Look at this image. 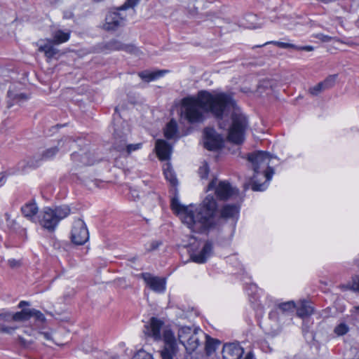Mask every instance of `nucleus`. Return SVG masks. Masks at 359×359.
<instances>
[{"label": "nucleus", "instance_id": "1", "mask_svg": "<svg viewBox=\"0 0 359 359\" xmlns=\"http://www.w3.org/2000/svg\"><path fill=\"white\" fill-rule=\"evenodd\" d=\"M182 104L184 117L191 123L203 121L205 112L219 121L231 113L228 139L238 144L243 142L248 121L231 94L201 90L196 97L183 99Z\"/></svg>", "mask_w": 359, "mask_h": 359}, {"label": "nucleus", "instance_id": "2", "mask_svg": "<svg viewBox=\"0 0 359 359\" xmlns=\"http://www.w3.org/2000/svg\"><path fill=\"white\" fill-rule=\"evenodd\" d=\"M186 220L191 224V230L202 233L215 227L219 219L217 201L213 196L208 195L199 207L193 209V213H188Z\"/></svg>", "mask_w": 359, "mask_h": 359}, {"label": "nucleus", "instance_id": "3", "mask_svg": "<svg viewBox=\"0 0 359 359\" xmlns=\"http://www.w3.org/2000/svg\"><path fill=\"white\" fill-rule=\"evenodd\" d=\"M272 156L263 151L250 154L248 159L252 163L254 170L252 189L255 191H264L271 180L274 170L270 166Z\"/></svg>", "mask_w": 359, "mask_h": 359}, {"label": "nucleus", "instance_id": "4", "mask_svg": "<svg viewBox=\"0 0 359 359\" xmlns=\"http://www.w3.org/2000/svg\"><path fill=\"white\" fill-rule=\"evenodd\" d=\"M71 209L68 205L56 206L53 208L46 207L38 217L39 224L48 231H53L59 222L68 217Z\"/></svg>", "mask_w": 359, "mask_h": 359}, {"label": "nucleus", "instance_id": "5", "mask_svg": "<svg viewBox=\"0 0 359 359\" xmlns=\"http://www.w3.org/2000/svg\"><path fill=\"white\" fill-rule=\"evenodd\" d=\"M215 189L217 198L220 200H228L237 196L238 190L233 187L228 182L213 179L208 184L207 191Z\"/></svg>", "mask_w": 359, "mask_h": 359}, {"label": "nucleus", "instance_id": "6", "mask_svg": "<svg viewBox=\"0 0 359 359\" xmlns=\"http://www.w3.org/2000/svg\"><path fill=\"white\" fill-rule=\"evenodd\" d=\"M164 323L155 317H152L149 322L144 325L143 332L147 337L153 339L154 341L163 340L164 330H170L163 328Z\"/></svg>", "mask_w": 359, "mask_h": 359}, {"label": "nucleus", "instance_id": "7", "mask_svg": "<svg viewBox=\"0 0 359 359\" xmlns=\"http://www.w3.org/2000/svg\"><path fill=\"white\" fill-rule=\"evenodd\" d=\"M71 238L76 245H83L89 238V233L85 222L77 219L73 223Z\"/></svg>", "mask_w": 359, "mask_h": 359}, {"label": "nucleus", "instance_id": "8", "mask_svg": "<svg viewBox=\"0 0 359 359\" xmlns=\"http://www.w3.org/2000/svg\"><path fill=\"white\" fill-rule=\"evenodd\" d=\"M163 341L164 347L161 351V359H173V357L178 351V348L174 334L171 330H164Z\"/></svg>", "mask_w": 359, "mask_h": 359}, {"label": "nucleus", "instance_id": "9", "mask_svg": "<svg viewBox=\"0 0 359 359\" xmlns=\"http://www.w3.org/2000/svg\"><path fill=\"white\" fill-rule=\"evenodd\" d=\"M121 11L118 8L115 11L108 12L105 17V22L103 25L104 29L114 31L124 25L126 15H123Z\"/></svg>", "mask_w": 359, "mask_h": 359}, {"label": "nucleus", "instance_id": "10", "mask_svg": "<svg viewBox=\"0 0 359 359\" xmlns=\"http://www.w3.org/2000/svg\"><path fill=\"white\" fill-rule=\"evenodd\" d=\"M204 147L208 150H217L223 145V138L212 128H205L203 130Z\"/></svg>", "mask_w": 359, "mask_h": 359}, {"label": "nucleus", "instance_id": "11", "mask_svg": "<svg viewBox=\"0 0 359 359\" xmlns=\"http://www.w3.org/2000/svg\"><path fill=\"white\" fill-rule=\"evenodd\" d=\"M205 337L206 334L201 330L194 328V334L183 346L187 352L191 353L196 350Z\"/></svg>", "mask_w": 359, "mask_h": 359}, {"label": "nucleus", "instance_id": "12", "mask_svg": "<svg viewBox=\"0 0 359 359\" xmlns=\"http://www.w3.org/2000/svg\"><path fill=\"white\" fill-rule=\"evenodd\" d=\"M243 353V348L238 343H228L223 346L224 359H240Z\"/></svg>", "mask_w": 359, "mask_h": 359}, {"label": "nucleus", "instance_id": "13", "mask_svg": "<svg viewBox=\"0 0 359 359\" xmlns=\"http://www.w3.org/2000/svg\"><path fill=\"white\" fill-rule=\"evenodd\" d=\"M171 208L172 210L180 215L182 222L191 229V224H189L186 220V217L189 215L188 213H193L194 208L192 206H184L181 205L179 201L175 198H173L171 201Z\"/></svg>", "mask_w": 359, "mask_h": 359}, {"label": "nucleus", "instance_id": "14", "mask_svg": "<svg viewBox=\"0 0 359 359\" xmlns=\"http://www.w3.org/2000/svg\"><path fill=\"white\" fill-rule=\"evenodd\" d=\"M142 277L147 285L154 292L161 293L165 290V281L163 278L151 276L149 273H143Z\"/></svg>", "mask_w": 359, "mask_h": 359}, {"label": "nucleus", "instance_id": "15", "mask_svg": "<svg viewBox=\"0 0 359 359\" xmlns=\"http://www.w3.org/2000/svg\"><path fill=\"white\" fill-rule=\"evenodd\" d=\"M155 149L160 160L165 161L170 158L172 147L165 140H156Z\"/></svg>", "mask_w": 359, "mask_h": 359}, {"label": "nucleus", "instance_id": "16", "mask_svg": "<svg viewBox=\"0 0 359 359\" xmlns=\"http://www.w3.org/2000/svg\"><path fill=\"white\" fill-rule=\"evenodd\" d=\"M212 251V245L210 242H206L202 250L198 252L191 255V258L193 262L198 264L205 263L208 258L211 255Z\"/></svg>", "mask_w": 359, "mask_h": 359}, {"label": "nucleus", "instance_id": "17", "mask_svg": "<svg viewBox=\"0 0 359 359\" xmlns=\"http://www.w3.org/2000/svg\"><path fill=\"white\" fill-rule=\"evenodd\" d=\"M239 213V206L236 204L230 205L227 204L224 205L219 215V218H223L225 219H236Z\"/></svg>", "mask_w": 359, "mask_h": 359}, {"label": "nucleus", "instance_id": "18", "mask_svg": "<svg viewBox=\"0 0 359 359\" xmlns=\"http://www.w3.org/2000/svg\"><path fill=\"white\" fill-rule=\"evenodd\" d=\"M72 159L76 163L77 165H90L94 163V160L91 158V154L89 152L77 153L72 154Z\"/></svg>", "mask_w": 359, "mask_h": 359}, {"label": "nucleus", "instance_id": "19", "mask_svg": "<svg viewBox=\"0 0 359 359\" xmlns=\"http://www.w3.org/2000/svg\"><path fill=\"white\" fill-rule=\"evenodd\" d=\"M23 216L32 222H36L38 207L34 202H29L21 208Z\"/></svg>", "mask_w": 359, "mask_h": 359}, {"label": "nucleus", "instance_id": "20", "mask_svg": "<svg viewBox=\"0 0 359 359\" xmlns=\"http://www.w3.org/2000/svg\"><path fill=\"white\" fill-rule=\"evenodd\" d=\"M13 320V314H0V333L12 334L16 329L15 326H6L4 323H9Z\"/></svg>", "mask_w": 359, "mask_h": 359}, {"label": "nucleus", "instance_id": "21", "mask_svg": "<svg viewBox=\"0 0 359 359\" xmlns=\"http://www.w3.org/2000/svg\"><path fill=\"white\" fill-rule=\"evenodd\" d=\"M70 34V31L65 32L61 29H57L52 32V39L48 41L55 44H60L67 42L69 39Z\"/></svg>", "mask_w": 359, "mask_h": 359}, {"label": "nucleus", "instance_id": "22", "mask_svg": "<svg viewBox=\"0 0 359 359\" xmlns=\"http://www.w3.org/2000/svg\"><path fill=\"white\" fill-rule=\"evenodd\" d=\"M296 308L297 316L302 318L311 316L313 312L311 304L306 300L300 301Z\"/></svg>", "mask_w": 359, "mask_h": 359}, {"label": "nucleus", "instance_id": "23", "mask_svg": "<svg viewBox=\"0 0 359 359\" xmlns=\"http://www.w3.org/2000/svg\"><path fill=\"white\" fill-rule=\"evenodd\" d=\"M167 71L149 72L142 71L139 72V76L144 81L149 82L158 79L164 75Z\"/></svg>", "mask_w": 359, "mask_h": 359}, {"label": "nucleus", "instance_id": "24", "mask_svg": "<svg viewBox=\"0 0 359 359\" xmlns=\"http://www.w3.org/2000/svg\"><path fill=\"white\" fill-rule=\"evenodd\" d=\"M177 123L174 119L168 122L164 129V135L167 139H172L177 136Z\"/></svg>", "mask_w": 359, "mask_h": 359}, {"label": "nucleus", "instance_id": "25", "mask_svg": "<svg viewBox=\"0 0 359 359\" xmlns=\"http://www.w3.org/2000/svg\"><path fill=\"white\" fill-rule=\"evenodd\" d=\"M194 332V328L193 329L187 326L180 327L178 330V339L180 342L184 345L187 341L188 339L191 337Z\"/></svg>", "mask_w": 359, "mask_h": 359}, {"label": "nucleus", "instance_id": "26", "mask_svg": "<svg viewBox=\"0 0 359 359\" xmlns=\"http://www.w3.org/2000/svg\"><path fill=\"white\" fill-rule=\"evenodd\" d=\"M205 350L208 355H212L220 344V341L206 335Z\"/></svg>", "mask_w": 359, "mask_h": 359}, {"label": "nucleus", "instance_id": "27", "mask_svg": "<svg viewBox=\"0 0 359 359\" xmlns=\"http://www.w3.org/2000/svg\"><path fill=\"white\" fill-rule=\"evenodd\" d=\"M163 173L165 179L172 185L176 186L177 184V180L175 174L169 163H166L163 166Z\"/></svg>", "mask_w": 359, "mask_h": 359}, {"label": "nucleus", "instance_id": "28", "mask_svg": "<svg viewBox=\"0 0 359 359\" xmlns=\"http://www.w3.org/2000/svg\"><path fill=\"white\" fill-rule=\"evenodd\" d=\"M106 48L109 50H121L131 51L132 47L126 46L116 40H111L106 44Z\"/></svg>", "mask_w": 359, "mask_h": 359}, {"label": "nucleus", "instance_id": "29", "mask_svg": "<svg viewBox=\"0 0 359 359\" xmlns=\"http://www.w3.org/2000/svg\"><path fill=\"white\" fill-rule=\"evenodd\" d=\"M30 318L29 309H23L21 311L13 314V321H25Z\"/></svg>", "mask_w": 359, "mask_h": 359}, {"label": "nucleus", "instance_id": "30", "mask_svg": "<svg viewBox=\"0 0 359 359\" xmlns=\"http://www.w3.org/2000/svg\"><path fill=\"white\" fill-rule=\"evenodd\" d=\"M278 308L283 313H290L294 311V309L296 308V304L293 301H289L280 304L278 305Z\"/></svg>", "mask_w": 359, "mask_h": 359}, {"label": "nucleus", "instance_id": "31", "mask_svg": "<svg viewBox=\"0 0 359 359\" xmlns=\"http://www.w3.org/2000/svg\"><path fill=\"white\" fill-rule=\"evenodd\" d=\"M39 50L41 52H44L46 55L48 57H52L57 53V50L53 46L48 44L40 46L39 48Z\"/></svg>", "mask_w": 359, "mask_h": 359}, {"label": "nucleus", "instance_id": "32", "mask_svg": "<svg viewBox=\"0 0 359 359\" xmlns=\"http://www.w3.org/2000/svg\"><path fill=\"white\" fill-rule=\"evenodd\" d=\"M337 75V74H332L327 76L324 81H323L321 83L323 86H324V88L325 90L330 89L332 88L336 82Z\"/></svg>", "mask_w": 359, "mask_h": 359}, {"label": "nucleus", "instance_id": "33", "mask_svg": "<svg viewBox=\"0 0 359 359\" xmlns=\"http://www.w3.org/2000/svg\"><path fill=\"white\" fill-rule=\"evenodd\" d=\"M348 330L349 327L345 323H340L334 327V332L337 336H343L346 334Z\"/></svg>", "mask_w": 359, "mask_h": 359}, {"label": "nucleus", "instance_id": "34", "mask_svg": "<svg viewBox=\"0 0 359 359\" xmlns=\"http://www.w3.org/2000/svg\"><path fill=\"white\" fill-rule=\"evenodd\" d=\"M126 140L125 137L116 140L114 143V149L117 150L119 152H125L126 151Z\"/></svg>", "mask_w": 359, "mask_h": 359}, {"label": "nucleus", "instance_id": "35", "mask_svg": "<svg viewBox=\"0 0 359 359\" xmlns=\"http://www.w3.org/2000/svg\"><path fill=\"white\" fill-rule=\"evenodd\" d=\"M57 151H58V149H57V147H52V148L48 149L43 153V154L41 156V159L42 160L50 159L57 154Z\"/></svg>", "mask_w": 359, "mask_h": 359}, {"label": "nucleus", "instance_id": "36", "mask_svg": "<svg viewBox=\"0 0 359 359\" xmlns=\"http://www.w3.org/2000/svg\"><path fill=\"white\" fill-rule=\"evenodd\" d=\"M323 90H325L324 88V86H323L322 83L320 82L317 85L314 86L313 87H311L309 88V93L313 95L316 96Z\"/></svg>", "mask_w": 359, "mask_h": 359}, {"label": "nucleus", "instance_id": "37", "mask_svg": "<svg viewBox=\"0 0 359 359\" xmlns=\"http://www.w3.org/2000/svg\"><path fill=\"white\" fill-rule=\"evenodd\" d=\"M198 174L201 179H206L209 174V167L207 163H204L198 169Z\"/></svg>", "mask_w": 359, "mask_h": 359}, {"label": "nucleus", "instance_id": "38", "mask_svg": "<svg viewBox=\"0 0 359 359\" xmlns=\"http://www.w3.org/2000/svg\"><path fill=\"white\" fill-rule=\"evenodd\" d=\"M270 43L271 42H266L264 45H266V44H268ZM271 43L276 44L278 47L283 48H293V49L297 50V47H298L297 46H296L294 44L289 43H284V42H280V41H272Z\"/></svg>", "mask_w": 359, "mask_h": 359}, {"label": "nucleus", "instance_id": "39", "mask_svg": "<svg viewBox=\"0 0 359 359\" xmlns=\"http://www.w3.org/2000/svg\"><path fill=\"white\" fill-rule=\"evenodd\" d=\"M132 359H153L152 355L144 351H139Z\"/></svg>", "mask_w": 359, "mask_h": 359}, {"label": "nucleus", "instance_id": "40", "mask_svg": "<svg viewBox=\"0 0 359 359\" xmlns=\"http://www.w3.org/2000/svg\"><path fill=\"white\" fill-rule=\"evenodd\" d=\"M138 2V0H126L123 5L118 8L120 11H125L129 8L134 7Z\"/></svg>", "mask_w": 359, "mask_h": 359}, {"label": "nucleus", "instance_id": "41", "mask_svg": "<svg viewBox=\"0 0 359 359\" xmlns=\"http://www.w3.org/2000/svg\"><path fill=\"white\" fill-rule=\"evenodd\" d=\"M142 146V143L127 144L126 152L128 154H130L131 152L141 149Z\"/></svg>", "mask_w": 359, "mask_h": 359}, {"label": "nucleus", "instance_id": "42", "mask_svg": "<svg viewBox=\"0 0 359 359\" xmlns=\"http://www.w3.org/2000/svg\"><path fill=\"white\" fill-rule=\"evenodd\" d=\"M36 339L38 340L42 341V340H46V341H51L52 340V336L48 332H38Z\"/></svg>", "mask_w": 359, "mask_h": 359}, {"label": "nucleus", "instance_id": "43", "mask_svg": "<svg viewBox=\"0 0 359 359\" xmlns=\"http://www.w3.org/2000/svg\"><path fill=\"white\" fill-rule=\"evenodd\" d=\"M8 95L10 97H13V100H19V101L21 100H27V96L25 94L20 93V94L13 95V93L10 90L8 92Z\"/></svg>", "mask_w": 359, "mask_h": 359}, {"label": "nucleus", "instance_id": "44", "mask_svg": "<svg viewBox=\"0 0 359 359\" xmlns=\"http://www.w3.org/2000/svg\"><path fill=\"white\" fill-rule=\"evenodd\" d=\"M30 311V318L32 316L36 317L39 320H43L44 316L39 311L36 309H29Z\"/></svg>", "mask_w": 359, "mask_h": 359}, {"label": "nucleus", "instance_id": "45", "mask_svg": "<svg viewBox=\"0 0 359 359\" xmlns=\"http://www.w3.org/2000/svg\"><path fill=\"white\" fill-rule=\"evenodd\" d=\"M316 37L320 40L323 42H330L333 38L328 35H325L323 34H318Z\"/></svg>", "mask_w": 359, "mask_h": 359}, {"label": "nucleus", "instance_id": "46", "mask_svg": "<svg viewBox=\"0 0 359 359\" xmlns=\"http://www.w3.org/2000/svg\"><path fill=\"white\" fill-rule=\"evenodd\" d=\"M352 288L359 292V276H355L353 277Z\"/></svg>", "mask_w": 359, "mask_h": 359}, {"label": "nucleus", "instance_id": "47", "mask_svg": "<svg viewBox=\"0 0 359 359\" xmlns=\"http://www.w3.org/2000/svg\"><path fill=\"white\" fill-rule=\"evenodd\" d=\"M8 265L12 269L18 268L21 266V262L20 260H16L15 259L8 260Z\"/></svg>", "mask_w": 359, "mask_h": 359}, {"label": "nucleus", "instance_id": "48", "mask_svg": "<svg viewBox=\"0 0 359 359\" xmlns=\"http://www.w3.org/2000/svg\"><path fill=\"white\" fill-rule=\"evenodd\" d=\"M267 88L269 87H271V81L269 80H263L262 81H260L259 86H258V89H260L261 88Z\"/></svg>", "mask_w": 359, "mask_h": 359}, {"label": "nucleus", "instance_id": "49", "mask_svg": "<svg viewBox=\"0 0 359 359\" xmlns=\"http://www.w3.org/2000/svg\"><path fill=\"white\" fill-rule=\"evenodd\" d=\"M161 245V242L158 241H154L151 243L150 247L148 248V250H154L157 249Z\"/></svg>", "mask_w": 359, "mask_h": 359}, {"label": "nucleus", "instance_id": "50", "mask_svg": "<svg viewBox=\"0 0 359 359\" xmlns=\"http://www.w3.org/2000/svg\"><path fill=\"white\" fill-rule=\"evenodd\" d=\"M297 50L312 51L314 50V48L311 46H298V47H297Z\"/></svg>", "mask_w": 359, "mask_h": 359}, {"label": "nucleus", "instance_id": "51", "mask_svg": "<svg viewBox=\"0 0 359 359\" xmlns=\"http://www.w3.org/2000/svg\"><path fill=\"white\" fill-rule=\"evenodd\" d=\"M130 194L131 197L134 200H136V199L139 198V192H138L137 190H136L135 189H131L130 190Z\"/></svg>", "mask_w": 359, "mask_h": 359}, {"label": "nucleus", "instance_id": "52", "mask_svg": "<svg viewBox=\"0 0 359 359\" xmlns=\"http://www.w3.org/2000/svg\"><path fill=\"white\" fill-rule=\"evenodd\" d=\"M64 142H67V143H70L72 142V139L70 137H66L65 140H60L59 142H58V147H62L63 146V143Z\"/></svg>", "mask_w": 359, "mask_h": 359}, {"label": "nucleus", "instance_id": "53", "mask_svg": "<svg viewBox=\"0 0 359 359\" xmlns=\"http://www.w3.org/2000/svg\"><path fill=\"white\" fill-rule=\"evenodd\" d=\"M335 20H336V21H337L339 24H340L341 26H343V22H344V21H343L342 18H341V17H336V18H335Z\"/></svg>", "mask_w": 359, "mask_h": 359}, {"label": "nucleus", "instance_id": "54", "mask_svg": "<svg viewBox=\"0 0 359 359\" xmlns=\"http://www.w3.org/2000/svg\"><path fill=\"white\" fill-rule=\"evenodd\" d=\"M337 41H340V42H341L343 43L347 44V45H348L350 46H353L354 45V43H353L351 41H341L339 39H337Z\"/></svg>", "mask_w": 359, "mask_h": 359}, {"label": "nucleus", "instance_id": "55", "mask_svg": "<svg viewBox=\"0 0 359 359\" xmlns=\"http://www.w3.org/2000/svg\"><path fill=\"white\" fill-rule=\"evenodd\" d=\"M25 305H29V303L27 302H25V301H21L19 303L18 307L22 308V306H24Z\"/></svg>", "mask_w": 359, "mask_h": 359}, {"label": "nucleus", "instance_id": "56", "mask_svg": "<svg viewBox=\"0 0 359 359\" xmlns=\"http://www.w3.org/2000/svg\"><path fill=\"white\" fill-rule=\"evenodd\" d=\"M269 316L270 318H275L276 316V311H271L269 313Z\"/></svg>", "mask_w": 359, "mask_h": 359}, {"label": "nucleus", "instance_id": "57", "mask_svg": "<svg viewBox=\"0 0 359 359\" xmlns=\"http://www.w3.org/2000/svg\"><path fill=\"white\" fill-rule=\"evenodd\" d=\"M253 358V355L251 352H249L245 357L244 359H252Z\"/></svg>", "mask_w": 359, "mask_h": 359}, {"label": "nucleus", "instance_id": "58", "mask_svg": "<svg viewBox=\"0 0 359 359\" xmlns=\"http://www.w3.org/2000/svg\"><path fill=\"white\" fill-rule=\"evenodd\" d=\"M64 17L66 18H71L73 17V14L72 13H65L64 15Z\"/></svg>", "mask_w": 359, "mask_h": 359}, {"label": "nucleus", "instance_id": "59", "mask_svg": "<svg viewBox=\"0 0 359 359\" xmlns=\"http://www.w3.org/2000/svg\"><path fill=\"white\" fill-rule=\"evenodd\" d=\"M29 166H32V167H36L39 165V163H34L32 161L29 162Z\"/></svg>", "mask_w": 359, "mask_h": 359}, {"label": "nucleus", "instance_id": "60", "mask_svg": "<svg viewBox=\"0 0 359 359\" xmlns=\"http://www.w3.org/2000/svg\"><path fill=\"white\" fill-rule=\"evenodd\" d=\"M355 25L359 28V17H358V19L357 20V21L355 22Z\"/></svg>", "mask_w": 359, "mask_h": 359}, {"label": "nucleus", "instance_id": "61", "mask_svg": "<svg viewBox=\"0 0 359 359\" xmlns=\"http://www.w3.org/2000/svg\"><path fill=\"white\" fill-rule=\"evenodd\" d=\"M354 309H355L356 311H359V305H358V306H355V307H354Z\"/></svg>", "mask_w": 359, "mask_h": 359}, {"label": "nucleus", "instance_id": "62", "mask_svg": "<svg viewBox=\"0 0 359 359\" xmlns=\"http://www.w3.org/2000/svg\"><path fill=\"white\" fill-rule=\"evenodd\" d=\"M357 266H358V268L359 269V261L357 262Z\"/></svg>", "mask_w": 359, "mask_h": 359}]
</instances>
